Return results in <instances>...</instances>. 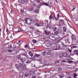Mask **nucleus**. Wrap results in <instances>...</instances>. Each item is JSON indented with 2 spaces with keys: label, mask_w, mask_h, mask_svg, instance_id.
Listing matches in <instances>:
<instances>
[{
  "label": "nucleus",
  "mask_w": 78,
  "mask_h": 78,
  "mask_svg": "<svg viewBox=\"0 0 78 78\" xmlns=\"http://www.w3.org/2000/svg\"><path fill=\"white\" fill-rule=\"evenodd\" d=\"M9 48H12V46L11 45H10V46L9 47Z\"/></svg>",
  "instance_id": "61"
},
{
  "label": "nucleus",
  "mask_w": 78,
  "mask_h": 78,
  "mask_svg": "<svg viewBox=\"0 0 78 78\" xmlns=\"http://www.w3.org/2000/svg\"><path fill=\"white\" fill-rule=\"evenodd\" d=\"M9 52V53H11L12 51V50H9V49H8L7 50Z\"/></svg>",
  "instance_id": "40"
},
{
  "label": "nucleus",
  "mask_w": 78,
  "mask_h": 78,
  "mask_svg": "<svg viewBox=\"0 0 78 78\" xmlns=\"http://www.w3.org/2000/svg\"><path fill=\"white\" fill-rule=\"evenodd\" d=\"M40 56V55H39L36 54L35 55V57H36V58H39V57Z\"/></svg>",
  "instance_id": "29"
},
{
  "label": "nucleus",
  "mask_w": 78,
  "mask_h": 78,
  "mask_svg": "<svg viewBox=\"0 0 78 78\" xmlns=\"http://www.w3.org/2000/svg\"><path fill=\"white\" fill-rule=\"evenodd\" d=\"M72 41H76V39H77V37H76L74 35H72Z\"/></svg>",
  "instance_id": "10"
},
{
  "label": "nucleus",
  "mask_w": 78,
  "mask_h": 78,
  "mask_svg": "<svg viewBox=\"0 0 78 78\" xmlns=\"http://www.w3.org/2000/svg\"><path fill=\"white\" fill-rule=\"evenodd\" d=\"M22 31V29L20 28H18V33H20Z\"/></svg>",
  "instance_id": "27"
},
{
  "label": "nucleus",
  "mask_w": 78,
  "mask_h": 78,
  "mask_svg": "<svg viewBox=\"0 0 78 78\" xmlns=\"http://www.w3.org/2000/svg\"><path fill=\"white\" fill-rule=\"evenodd\" d=\"M36 2H37V3H40L41 2L40 1L41 0H36Z\"/></svg>",
  "instance_id": "41"
},
{
  "label": "nucleus",
  "mask_w": 78,
  "mask_h": 78,
  "mask_svg": "<svg viewBox=\"0 0 78 78\" xmlns=\"http://www.w3.org/2000/svg\"><path fill=\"white\" fill-rule=\"evenodd\" d=\"M73 58H71V57H69L68 58V60H72Z\"/></svg>",
  "instance_id": "50"
},
{
  "label": "nucleus",
  "mask_w": 78,
  "mask_h": 78,
  "mask_svg": "<svg viewBox=\"0 0 78 78\" xmlns=\"http://www.w3.org/2000/svg\"><path fill=\"white\" fill-rule=\"evenodd\" d=\"M29 11H34L36 13V14L39 13V10H29Z\"/></svg>",
  "instance_id": "20"
},
{
  "label": "nucleus",
  "mask_w": 78,
  "mask_h": 78,
  "mask_svg": "<svg viewBox=\"0 0 78 78\" xmlns=\"http://www.w3.org/2000/svg\"><path fill=\"white\" fill-rule=\"evenodd\" d=\"M23 21L24 24L26 23H27L28 25H30V24H31V22H32L31 19L29 18L25 19Z\"/></svg>",
  "instance_id": "2"
},
{
  "label": "nucleus",
  "mask_w": 78,
  "mask_h": 78,
  "mask_svg": "<svg viewBox=\"0 0 78 78\" xmlns=\"http://www.w3.org/2000/svg\"><path fill=\"white\" fill-rule=\"evenodd\" d=\"M17 50H18V48L17 47H15L13 48V51H17Z\"/></svg>",
  "instance_id": "18"
},
{
  "label": "nucleus",
  "mask_w": 78,
  "mask_h": 78,
  "mask_svg": "<svg viewBox=\"0 0 78 78\" xmlns=\"http://www.w3.org/2000/svg\"><path fill=\"white\" fill-rule=\"evenodd\" d=\"M49 19H53V17L52 16H51V15L49 17Z\"/></svg>",
  "instance_id": "46"
},
{
  "label": "nucleus",
  "mask_w": 78,
  "mask_h": 78,
  "mask_svg": "<svg viewBox=\"0 0 78 78\" xmlns=\"http://www.w3.org/2000/svg\"><path fill=\"white\" fill-rule=\"evenodd\" d=\"M73 52L74 53H75V54H76V55H78V49L74 50L73 51Z\"/></svg>",
  "instance_id": "16"
},
{
  "label": "nucleus",
  "mask_w": 78,
  "mask_h": 78,
  "mask_svg": "<svg viewBox=\"0 0 78 78\" xmlns=\"http://www.w3.org/2000/svg\"><path fill=\"white\" fill-rule=\"evenodd\" d=\"M62 46H63V47H67V45H65V44L64 43L62 42Z\"/></svg>",
  "instance_id": "26"
},
{
  "label": "nucleus",
  "mask_w": 78,
  "mask_h": 78,
  "mask_svg": "<svg viewBox=\"0 0 78 78\" xmlns=\"http://www.w3.org/2000/svg\"><path fill=\"white\" fill-rule=\"evenodd\" d=\"M56 47H57V50H59V48H61V45L58 44L56 45Z\"/></svg>",
  "instance_id": "17"
},
{
  "label": "nucleus",
  "mask_w": 78,
  "mask_h": 78,
  "mask_svg": "<svg viewBox=\"0 0 78 78\" xmlns=\"http://www.w3.org/2000/svg\"><path fill=\"white\" fill-rule=\"evenodd\" d=\"M30 28L31 29H32V30H34V27H33V26H31L30 27Z\"/></svg>",
  "instance_id": "43"
},
{
  "label": "nucleus",
  "mask_w": 78,
  "mask_h": 78,
  "mask_svg": "<svg viewBox=\"0 0 78 78\" xmlns=\"http://www.w3.org/2000/svg\"><path fill=\"white\" fill-rule=\"evenodd\" d=\"M75 45H78V41L76 43Z\"/></svg>",
  "instance_id": "58"
},
{
  "label": "nucleus",
  "mask_w": 78,
  "mask_h": 78,
  "mask_svg": "<svg viewBox=\"0 0 78 78\" xmlns=\"http://www.w3.org/2000/svg\"><path fill=\"white\" fill-rule=\"evenodd\" d=\"M55 20H58V18H56L55 17Z\"/></svg>",
  "instance_id": "62"
},
{
  "label": "nucleus",
  "mask_w": 78,
  "mask_h": 78,
  "mask_svg": "<svg viewBox=\"0 0 78 78\" xmlns=\"http://www.w3.org/2000/svg\"><path fill=\"white\" fill-rule=\"evenodd\" d=\"M71 48H78V47L76 46H73L71 47Z\"/></svg>",
  "instance_id": "30"
},
{
  "label": "nucleus",
  "mask_w": 78,
  "mask_h": 78,
  "mask_svg": "<svg viewBox=\"0 0 78 78\" xmlns=\"http://www.w3.org/2000/svg\"><path fill=\"white\" fill-rule=\"evenodd\" d=\"M49 38L52 41H54L55 39V34H52L50 35L49 36Z\"/></svg>",
  "instance_id": "4"
},
{
  "label": "nucleus",
  "mask_w": 78,
  "mask_h": 78,
  "mask_svg": "<svg viewBox=\"0 0 78 78\" xmlns=\"http://www.w3.org/2000/svg\"><path fill=\"white\" fill-rule=\"evenodd\" d=\"M22 69H23V70H26V67L24 65V66H23L22 67Z\"/></svg>",
  "instance_id": "38"
},
{
  "label": "nucleus",
  "mask_w": 78,
  "mask_h": 78,
  "mask_svg": "<svg viewBox=\"0 0 78 78\" xmlns=\"http://www.w3.org/2000/svg\"><path fill=\"white\" fill-rule=\"evenodd\" d=\"M33 34V33L31 32V31H29L28 32V34L29 35V36H31L32 34Z\"/></svg>",
  "instance_id": "36"
},
{
  "label": "nucleus",
  "mask_w": 78,
  "mask_h": 78,
  "mask_svg": "<svg viewBox=\"0 0 78 78\" xmlns=\"http://www.w3.org/2000/svg\"><path fill=\"white\" fill-rule=\"evenodd\" d=\"M20 56L18 58L19 59H20L21 62H24L26 61V59L24 58H20Z\"/></svg>",
  "instance_id": "7"
},
{
  "label": "nucleus",
  "mask_w": 78,
  "mask_h": 78,
  "mask_svg": "<svg viewBox=\"0 0 78 78\" xmlns=\"http://www.w3.org/2000/svg\"><path fill=\"white\" fill-rule=\"evenodd\" d=\"M19 65L20 66L17 64L15 65V66L18 70L20 71V70H21V68L20 67V66H21L22 67H23V66H25V63L23 62L20 63H19Z\"/></svg>",
  "instance_id": "1"
},
{
  "label": "nucleus",
  "mask_w": 78,
  "mask_h": 78,
  "mask_svg": "<svg viewBox=\"0 0 78 78\" xmlns=\"http://www.w3.org/2000/svg\"><path fill=\"white\" fill-rule=\"evenodd\" d=\"M44 31L45 32V33L46 35H48V34H50V33H51V31H49V30H45Z\"/></svg>",
  "instance_id": "11"
},
{
  "label": "nucleus",
  "mask_w": 78,
  "mask_h": 78,
  "mask_svg": "<svg viewBox=\"0 0 78 78\" xmlns=\"http://www.w3.org/2000/svg\"><path fill=\"white\" fill-rule=\"evenodd\" d=\"M59 17H60V16L59 15V14H58L57 15V18L58 19L59 18Z\"/></svg>",
  "instance_id": "53"
},
{
  "label": "nucleus",
  "mask_w": 78,
  "mask_h": 78,
  "mask_svg": "<svg viewBox=\"0 0 78 78\" xmlns=\"http://www.w3.org/2000/svg\"><path fill=\"white\" fill-rule=\"evenodd\" d=\"M71 10H74L76 9V7L73 5H71L70 7Z\"/></svg>",
  "instance_id": "14"
},
{
  "label": "nucleus",
  "mask_w": 78,
  "mask_h": 78,
  "mask_svg": "<svg viewBox=\"0 0 78 78\" xmlns=\"http://www.w3.org/2000/svg\"><path fill=\"white\" fill-rule=\"evenodd\" d=\"M34 25H35L36 26H37V27H39V24L37 23V22L35 23Z\"/></svg>",
  "instance_id": "35"
},
{
  "label": "nucleus",
  "mask_w": 78,
  "mask_h": 78,
  "mask_svg": "<svg viewBox=\"0 0 78 78\" xmlns=\"http://www.w3.org/2000/svg\"><path fill=\"white\" fill-rule=\"evenodd\" d=\"M68 50H69V53H71L72 52V51L71 50H70V49H69V48H68Z\"/></svg>",
  "instance_id": "51"
},
{
  "label": "nucleus",
  "mask_w": 78,
  "mask_h": 78,
  "mask_svg": "<svg viewBox=\"0 0 78 78\" xmlns=\"http://www.w3.org/2000/svg\"><path fill=\"white\" fill-rule=\"evenodd\" d=\"M47 55H51V52H47Z\"/></svg>",
  "instance_id": "34"
},
{
  "label": "nucleus",
  "mask_w": 78,
  "mask_h": 78,
  "mask_svg": "<svg viewBox=\"0 0 78 78\" xmlns=\"http://www.w3.org/2000/svg\"><path fill=\"white\" fill-rule=\"evenodd\" d=\"M48 52L47 51L45 50L43 52V56H46V55H47Z\"/></svg>",
  "instance_id": "15"
},
{
  "label": "nucleus",
  "mask_w": 78,
  "mask_h": 78,
  "mask_svg": "<svg viewBox=\"0 0 78 78\" xmlns=\"http://www.w3.org/2000/svg\"><path fill=\"white\" fill-rule=\"evenodd\" d=\"M24 47L25 48H28V45L27 44H26L24 46Z\"/></svg>",
  "instance_id": "47"
},
{
  "label": "nucleus",
  "mask_w": 78,
  "mask_h": 78,
  "mask_svg": "<svg viewBox=\"0 0 78 78\" xmlns=\"http://www.w3.org/2000/svg\"><path fill=\"white\" fill-rule=\"evenodd\" d=\"M46 51H48V52H51V50H46Z\"/></svg>",
  "instance_id": "59"
},
{
  "label": "nucleus",
  "mask_w": 78,
  "mask_h": 78,
  "mask_svg": "<svg viewBox=\"0 0 78 78\" xmlns=\"http://www.w3.org/2000/svg\"><path fill=\"white\" fill-rule=\"evenodd\" d=\"M57 63H59V61L58 60L55 61V64H57Z\"/></svg>",
  "instance_id": "32"
},
{
  "label": "nucleus",
  "mask_w": 78,
  "mask_h": 78,
  "mask_svg": "<svg viewBox=\"0 0 78 78\" xmlns=\"http://www.w3.org/2000/svg\"><path fill=\"white\" fill-rule=\"evenodd\" d=\"M42 26H44V24L43 23H41V25H39V27H42Z\"/></svg>",
  "instance_id": "48"
},
{
  "label": "nucleus",
  "mask_w": 78,
  "mask_h": 78,
  "mask_svg": "<svg viewBox=\"0 0 78 78\" xmlns=\"http://www.w3.org/2000/svg\"><path fill=\"white\" fill-rule=\"evenodd\" d=\"M26 58L27 59H30V57H29V56H28V55H26Z\"/></svg>",
  "instance_id": "39"
},
{
  "label": "nucleus",
  "mask_w": 78,
  "mask_h": 78,
  "mask_svg": "<svg viewBox=\"0 0 78 78\" xmlns=\"http://www.w3.org/2000/svg\"><path fill=\"white\" fill-rule=\"evenodd\" d=\"M57 67L58 68V70L59 72H61L62 71V68L61 67L59 66V65H57Z\"/></svg>",
  "instance_id": "8"
},
{
  "label": "nucleus",
  "mask_w": 78,
  "mask_h": 78,
  "mask_svg": "<svg viewBox=\"0 0 78 78\" xmlns=\"http://www.w3.org/2000/svg\"><path fill=\"white\" fill-rule=\"evenodd\" d=\"M68 55V54L66 52H64L63 53H61L60 54V56L61 58H63V57H67Z\"/></svg>",
  "instance_id": "3"
},
{
  "label": "nucleus",
  "mask_w": 78,
  "mask_h": 78,
  "mask_svg": "<svg viewBox=\"0 0 78 78\" xmlns=\"http://www.w3.org/2000/svg\"><path fill=\"white\" fill-rule=\"evenodd\" d=\"M48 3V2H44L43 3L42 5H46V6H51L52 5V3L51 2H50L49 4Z\"/></svg>",
  "instance_id": "5"
},
{
  "label": "nucleus",
  "mask_w": 78,
  "mask_h": 78,
  "mask_svg": "<svg viewBox=\"0 0 78 78\" xmlns=\"http://www.w3.org/2000/svg\"><path fill=\"white\" fill-rule=\"evenodd\" d=\"M19 2L22 4H23L25 3V2L23 0H19Z\"/></svg>",
  "instance_id": "21"
},
{
  "label": "nucleus",
  "mask_w": 78,
  "mask_h": 78,
  "mask_svg": "<svg viewBox=\"0 0 78 78\" xmlns=\"http://www.w3.org/2000/svg\"><path fill=\"white\" fill-rule=\"evenodd\" d=\"M10 13L11 14H13V11H12V10H11L10 11Z\"/></svg>",
  "instance_id": "55"
},
{
  "label": "nucleus",
  "mask_w": 78,
  "mask_h": 78,
  "mask_svg": "<svg viewBox=\"0 0 78 78\" xmlns=\"http://www.w3.org/2000/svg\"><path fill=\"white\" fill-rule=\"evenodd\" d=\"M73 62V61H68V62H69V64H71V63H72V62Z\"/></svg>",
  "instance_id": "45"
},
{
  "label": "nucleus",
  "mask_w": 78,
  "mask_h": 78,
  "mask_svg": "<svg viewBox=\"0 0 78 78\" xmlns=\"http://www.w3.org/2000/svg\"><path fill=\"white\" fill-rule=\"evenodd\" d=\"M59 77L60 78H63V77H64V74H61L59 76Z\"/></svg>",
  "instance_id": "25"
},
{
  "label": "nucleus",
  "mask_w": 78,
  "mask_h": 78,
  "mask_svg": "<svg viewBox=\"0 0 78 78\" xmlns=\"http://www.w3.org/2000/svg\"><path fill=\"white\" fill-rule=\"evenodd\" d=\"M29 73L30 76H31V75H34L35 72L34 71H31L30 72V73Z\"/></svg>",
  "instance_id": "13"
},
{
  "label": "nucleus",
  "mask_w": 78,
  "mask_h": 78,
  "mask_svg": "<svg viewBox=\"0 0 78 78\" xmlns=\"http://www.w3.org/2000/svg\"><path fill=\"white\" fill-rule=\"evenodd\" d=\"M30 19L32 22L33 23H36L37 22V20L36 18L34 17H33L31 19Z\"/></svg>",
  "instance_id": "6"
},
{
  "label": "nucleus",
  "mask_w": 78,
  "mask_h": 78,
  "mask_svg": "<svg viewBox=\"0 0 78 78\" xmlns=\"http://www.w3.org/2000/svg\"><path fill=\"white\" fill-rule=\"evenodd\" d=\"M21 13L22 14L24 12V10H20Z\"/></svg>",
  "instance_id": "52"
},
{
  "label": "nucleus",
  "mask_w": 78,
  "mask_h": 78,
  "mask_svg": "<svg viewBox=\"0 0 78 78\" xmlns=\"http://www.w3.org/2000/svg\"><path fill=\"white\" fill-rule=\"evenodd\" d=\"M61 32V30H57V31H55L54 33V34L55 35H56V36L58 35L59 33Z\"/></svg>",
  "instance_id": "12"
},
{
  "label": "nucleus",
  "mask_w": 78,
  "mask_h": 78,
  "mask_svg": "<svg viewBox=\"0 0 78 78\" xmlns=\"http://www.w3.org/2000/svg\"><path fill=\"white\" fill-rule=\"evenodd\" d=\"M10 38L11 39H12V35H11V36L10 37Z\"/></svg>",
  "instance_id": "63"
},
{
  "label": "nucleus",
  "mask_w": 78,
  "mask_h": 78,
  "mask_svg": "<svg viewBox=\"0 0 78 78\" xmlns=\"http://www.w3.org/2000/svg\"><path fill=\"white\" fill-rule=\"evenodd\" d=\"M30 62H31V61L30 60H27L26 62V63L27 64H29V63H30Z\"/></svg>",
  "instance_id": "42"
},
{
  "label": "nucleus",
  "mask_w": 78,
  "mask_h": 78,
  "mask_svg": "<svg viewBox=\"0 0 78 78\" xmlns=\"http://www.w3.org/2000/svg\"><path fill=\"white\" fill-rule=\"evenodd\" d=\"M27 9H28V10H33V8H31V7H29L27 8Z\"/></svg>",
  "instance_id": "33"
},
{
  "label": "nucleus",
  "mask_w": 78,
  "mask_h": 78,
  "mask_svg": "<svg viewBox=\"0 0 78 78\" xmlns=\"http://www.w3.org/2000/svg\"><path fill=\"white\" fill-rule=\"evenodd\" d=\"M64 32H66L67 31V29L66 27H64L63 28Z\"/></svg>",
  "instance_id": "37"
},
{
  "label": "nucleus",
  "mask_w": 78,
  "mask_h": 78,
  "mask_svg": "<svg viewBox=\"0 0 78 78\" xmlns=\"http://www.w3.org/2000/svg\"><path fill=\"white\" fill-rule=\"evenodd\" d=\"M62 10H66V8L64 7V6H62L61 7Z\"/></svg>",
  "instance_id": "31"
},
{
  "label": "nucleus",
  "mask_w": 78,
  "mask_h": 78,
  "mask_svg": "<svg viewBox=\"0 0 78 78\" xmlns=\"http://www.w3.org/2000/svg\"><path fill=\"white\" fill-rule=\"evenodd\" d=\"M36 31V33H37V34H38L39 35L40 34H41V32H40V31H39V30H37Z\"/></svg>",
  "instance_id": "19"
},
{
  "label": "nucleus",
  "mask_w": 78,
  "mask_h": 78,
  "mask_svg": "<svg viewBox=\"0 0 78 78\" xmlns=\"http://www.w3.org/2000/svg\"><path fill=\"white\" fill-rule=\"evenodd\" d=\"M57 30V27H55L53 29V31H55L56 30Z\"/></svg>",
  "instance_id": "44"
},
{
  "label": "nucleus",
  "mask_w": 78,
  "mask_h": 78,
  "mask_svg": "<svg viewBox=\"0 0 78 78\" xmlns=\"http://www.w3.org/2000/svg\"><path fill=\"white\" fill-rule=\"evenodd\" d=\"M74 77H76V76H77V74H76V73H74Z\"/></svg>",
  "instance_id": "49"
},
{
  "label": "nucleus",
  "mask_w": 78,
  "mask_h": 78,
  "mask_svg": "<svg viewBox=\"0 0 78 78\" xmlns=\"http://www.w3.org/2000/svg\"><path fill=\"white\" fill-rule=\"evenodd\" d=\"M32 8L33 9H34V8H35V6H34V5H32Z\"/></svg>",
  "instance_id": "54"
},
{
  "label": "nucleus",
  "mask_w": 78,
  "mask_h": 78,
  "mask_svg": "<svg viewBox=\"0 0 78 78\" xmlns=\"http://www.w3.org/2000/svg\"><path fill=\"white\" fill-rule=\"evenodd\" d=\"M59 24L60 27H63L64 25V20H62L59 22Z\"/></svg>",
  "instance_id": "9"
},
{
  "label": "nucleus",
  "mask_w": 78,
  "mask_h": 78,
  "mask_svg": "<svg viewBox=\"0 0 78 78\" xmlns=\"http://www.w3.org/2000/svg\"><path fill=\"white\" fill-rule=\"evenodd\" d=\"M10 78H14V77L13 76H11Z\"/></svg>",
  "instance_id": "60"
},
{
  "label": "nucleus",
  "mask_w": 78,
  "mask_h": 78,
  "mask_svg": "<svg viewBox=\"0 0 78 78\" xmlns=\"http://www.w3.org/2000/svg\"><path fill=\"white\" fill-rule=\"evenodd\" d=\"M36 78V76H34L32 77V78Z\"/></svg>",
  "instance_id": "56"
},
{
  "label": "nucleus",
  "mask_w": 78,
  "mask_h": 78,
  "mask_svg": "<svg viewBox=\"0 0 78 78\" xmlns=\"http://www.w3.org/2000/svg\"><path fill=\"white\" fill-rule=\"evenodd\" d=\"M3 53H5L6 52V49H4L3 50Z\"/></svg>",
  "instance_id": "57"
},
{
  "label": "nucleus",
  "mask_w": 78,
  "mask_h": 78,
  "mask_svg": "<svg viewBox=\"0 0 78 78\" xmlns=\"http://www.w3.org/2000/svg\"><path fill=\"white\" fill-rule=\"evenodd\" d=\"M29 54L30 56H33V54L30 51L29 52Z\"/></svg>",
  "instance_id": "22"
},
{
  "label": "nucleus",
  "mask_w": 78,
  "mask_h": 78,
  "mask_svg": "<svg viewBox=\"0 0 78 78\" xmlns=\"http://www.w3.org/2000/svg\"><path fill=\"white\" fill-rule=\"evenodd\" d=\"M53 50H58V49L57 48V47H56V46H55L53 47Z\"/></svg>",
  "instance_id": "24"
},
{
  "label": "nucleus",
  "mask_w": 78,
  "mask_h": 78,
  "mask_svg": "<svg viewBox=\"0 0 78 78\" xmlns=\"http://www.w3.org/2000/svg\"><path fill=\"white\" fill-rule=\"evenodd\" d=\"M67 78H72V77L70 76H68Z\"/></svg>",
  "instance_id": "64"
},
{
  "label": "nucleus",
  "mask_w": 78,
  "mask_h": 78,
  "mask_svg": "<svg viewBox=\"0 0 78 78\" xmlns=\"http://www.w3.org/2000/svg\"><path fill=\"white\" fill-rule=\"evenodd\" d=\"M34 44H35L37 42V41L36 40L33 39L32 40Z\"/></svg>",
  "instance_id": "28"
},
{
  "label": "nucleus",
  "mask_w": 78,
  "mask_h": 78,
  "mask_svg": "<svg viewBox=\"0 0 78 78\" xmlns=\"http://www.w3.org/2000/svg\"><path fill=\"white\" fill-rule=\"evenodd\" d=\"M25 76L27 77L28 76H30L29 74V73H26L25 74Z\"/></svg>",
  "instance_id": "23"
}]
</instances>
